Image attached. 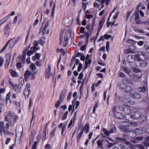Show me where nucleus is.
I'll use <instances>...</instances> for the list:
<instances>
[{
  "label": "nucleus",
  "mask_w": 149,
  "mask_h": 149,
  "mask_svg": "<svg viewBox=\"0 0 149 149\" xmlns=\"http://www.w3.org/2000/svg\"><path fill=\"white\" fill-rule=\"evenodd\" d=\"M5 121H8V123L6 124V128L7 129L9 128V125L11 126H13L18 119V117L14 113L10 111L6 112L5 114Z\"/></svg>",
  "instance_id": "obj_1"
},
{
  "label": "nucleus",
  "mask_w": 149,
  "mask_h": 149,
  "mask_svg": "<svg viewBox=\"0 0 149 149\" xmlns=\"http://www.w3.org/2000/svg\"><path fill=\"white\" fill-rule=\"evenodd\" d=\"M113 111L114 113V115L117 118L119 119H126L127 120H129V117H130V115L128 114L125 115V116H123L122 115L120 112H118L116 111V107L115 106L113 108Z\"/></svg>",
  "instance_id": "obj_2"
},
{
  "label": "nucleus",
  "mask_w": 149,
  "mask_h": 149,
  "mask_svg": "<svg viewBox=\"0 0 149 149\" xmlns=\"http://www.w3.org/2000/svg\"><path fill=\"white\" fill-rule=\"evenodd\" d=\"M19 81L21 84L15 85L13 86L14 91L17 93L20 92L21 88L24 83V80L23 78H20Z\"/></svg>",
  "instance_id": "obj_3"
},
{
  "label": "nucleus",
  "mask_w": 149,
  "mask_h": 149,
  "mask_svg": "<svg viewBox=\"0 0 149 149\" xmlns=\"http://www.w3.org/2000/svg\"><path fill=\"white\" fill-rule=\"evenodd\" d=\"M65 35L64 36V40L63 42V46L65 47L68 44V40L70 37V30H64Z\"/></svg>",
  "instance_id": "obj_4"
},
{
  "label": "nucleus",
  "mask_w": 149,
  "mask_h": 149,
  "mask_svg": "<svg viewBox=\"0 0 149 149\" xmlns=\"http://www.w3.org/2000/svg\"><path fill=\"white\" fill-rule=\"evenodd\" d=\"M25 80L28 79L33 80L35 78V74L33 72H30L29 70H26L24 74Z\"/></svg>",
  "instance_id": "obj_5"
},
{
  "label": "nucleus",
  "mask_w": 149,
  "mask_h": 149,
  "mask_svg": "<svg viewBox=\"0 0 149 149\" xmlns=\"http://www.w3.org/2000/svg\"><path fill=\"white\" fill-rule=\"evenodd\" d=\"M138 55V61H139L142 60V58L141 57L142 56L144 58V60L147 61L149 60V57L144 52L142 51L139 52L137 54Z\"/></svg>",
  "instance_id": "obj_6"
},
{
  "label": "nucleus",
  "mask_w": 149,
  "mask_h": 149,
  "mask_svg": "<svg viewBox=\"0 0 149 149\" xmlns=\"http://www.w3.org/2000/svg\"><path fill=\"white\" fill-rule=\"evenodd\" d=\"M125 132L127 133V135L131 138H134L136 136V132L134 130H130L129 129L126 128Z\"/></svg>",
  "instance_id": "obj_7"
},
{
  "label": "nucleus",
  "mask_w": 149,
  "mask_h": 149,
  "mask_svg": "<svg viewBox=\"0 0 149 149\" xmlns=\"http://www.w3.org/2000/svg\"><path fill=\"white\" fill-rule=\"evenodd\" d=\"M138 55L137 54L134 55H129L127 57V61L129 63H133L136 59L138 61Z\"/></svg>",
  "instance_id": "obj_8"
},
{
  "label": "nucleus",
  "mask_w": 149,
  "mask_h": 149,
  "mask_svg": "<svg viewBox=\"0 0 149 149\" xmlns=\"http://www.w3.org/2000/svg\"><path fill=\"white\" fill-rule=\"evenodd\" d=\"M16 138H21L22 132V128L21 126H17L15 130Z\"/></svg>",
  "instance_id": "obj_9"
},
{
  "label": "nucleus",
  "mask_w": 149,
  "mask_h": 149,
  "mask_svg": "<svg viewBox=\"0 0 149 149\" xmlns=\"http://www.w3.org/2000/svg\"><path fill=\"white\" fill-rule=\"evenodd\" d=\"M49 26V23L47 22L45 23L42 29V32L44 35L46 34H48L49 33V29L47 28Z\"/></svg>",
  "instance_id": "obj_10"
},
{
  "label": "nucleus",
  "mask_w": 149,
  "mask_h": 149,
  "mask_svg": "<svg viewBox=\"0 0 149 149\" xmlns=\"http://www.w3.org/2000/svg\"><path fill=\"white\" fill-rule=\"evenodd\" d=\"M51 68V65H48V68L46 69L45 71L46 77H47L48 79L52 75V74L50 73Z\"/></svg>",
  "instance_id": "obj_11"
},
{
  "label": "nucleus",
  "mask_w": 149,
  "mask_h": 149,
  "mask_svg": "<svg viewBox=\"0 0 149 149\" xmlns=\"http://www.w3.org/2000/svg\"><path fill=\"white\" fill-rule=\"evenodd\" d=\"M135 18L134 20L136 22V24H140L143 23L142 22H141L139 20V14L136 12L134 13Z\"/></svg>",
  "instance_id": "obj_12"
},
{
  "label": "nucleus",
  "mask_w": 149,
  "mask_h": 149,
  "mask_svg": "<svg viewBox=\"0 0 149 149\" xmlns=\"http://www.w3.org/2000/svg\"><path fill=\"white\" fill-rule=\"evenodd\" d=\"M4 123L3 121H1L0 123V134L2 130L3 129V131L5 133H6L5 132L6 131V130H7L8 129L6 128V127H4Z\"/></svg>",
  "instance_id": "obj_13"
},
{
  "label": "nucleus",
  "mask_w": 149,
  "mask_h": 149,
  "mask_svg": "<svg viewBox=\"0 0 149 149\" xmlns=\"http://www.w3.org/2000/svg\"><path fill=\"white\" fill-rule=\"evenodd\" d=\"M30 93V89L28 88H25L24 91V95L26 99H27Z\"/></svg>",
  "instance_id": "obj_14"
},
{
  "label": "nucleus",
  "mask_w": 149,
  "mask_h": 149,
  "mask_svg": "<svg viewBox=\"0 0 149 149\" xmlns=\"http://www.w3.org/2000/svg\"><path fill=\"white\" fill-rule=\"evenodd\" d=\"M89 126L88 123L86 124L84 126V129H83V130H84L85 132L87 134L89 131Z\"/></svg>",
  "instance_id": "obj_15"
},
{
  "label": "nucleus",
  "mask_w": 149,
  "mask_h": 149,
  "mask_svg": "<svg viewBox=\"0 0 149 149\" xmlns=\"http://www.w3.org/2000/svg\"><path fill=\"white\" fill-rule=\"evenodd\" d=\"M9 29L10 28L8 26V25H6L5 27L4 34L5 35H7L9 33Z\"/></svg>",
  "instance_id": "obj_16"
},
{
  "label": "nucleus",
  "mask_w": 149,
  "mask_h": 149,
  "mask_svg": "<svg viewBox=\"0 0 149 149\" xmlns=\"http://www.w3.org/2000/svg\"><path fill=\"white\" fill-rule=\"evenodd\" d=\"M103 140H98L97 142V147L98 148H100L103 149L102 146V143Z\"/></svg>",
  "instance_id": "obj_17"
},
{
  "label": "nucleus",
  "mask_w": 149,
  "mask_h": 149,
  "mask_svg": "<svg viewBox=\"0 0 149 149\" xmlns=\"http://www.w3.org/2000/svg\"><path fill=\"white\" fill-rule=\"evenodd\" d=\"M9 72L11 75L13 77H16L17 75V73L12 69H10L9 70Z\"/></svg>",
  "instance_id": "obj_18"
},
{
  "label": "nucleus",
  "mask_w": 149,
  "mask_h": 149,
  "mask_svg": "<svg viewBox=\"0 0 149 149\" xmlns=\"http://www.w3.org/2000/svg\"><path fill=\"white\" fill-rule=\"evenodd\" d=\"M104 19H102L100 21L99 23V27L98 30V32L99 31H100V30L102 28V26L104 24Z\"/></svg>",
  "instance_id": "obj_19"
},
{
  "label": "nucleus",
  "mask_w": 149,
  "mask_h": 149,
  "mask_svg": "<svg viewBox=\"0 0 149 149\" xmlns=\"http://www.w3.org/2000/svg\"><path fill=\"white\" fill-rule=\"evenodd\" d=\"M121 68L127 74H129L130 73L131 70H129L127 68H126L124 66H122Z\"/></svg>",
  "instance_id": "obj_20"
},
{
  "label": "nucleus",
  "mask_w": 149,
  "mask_h": 149,
  "mask_svg": "<svg viewBox=\"0 0 149 149\" xmlns=\"http://www.w3.org/2000/svg\"><path fill=\"white\" fill-rule=\"evenodd\" d=\"M131 96L132 97L136 99H139L141 97L140 94L137 93H135L131 94Z\"/></svg>",
  "instance_id": "obj_21"
},
{
  "label": "nucleus",
  "mask_w": 149,
  "mask_h": 149,
  "mask_svg": "<svg viewBox=\"0 0 149 149\" xmlns=\"http://www.w3.org/2000/svg\"><path fill=\"white\" fill-rule=\"evenodd\" d=\"M65 93L64 92H62L61 93L59 100L61 101V102H62L63 101L64 97L65 96Z\"/></svg>",
  "instance_id": "obj_22"
},
{
  "label": "nucleus",
  "mask_w": 149,
  "mask_h": 149,
  "mask_svg": "<svg viewBox=\"0 0 149 149\" xmlns=\"http://www.w3.org/2000/svg\"><path fill=\"white\" fill-rule=\"evenodd\" d=\"M125 87L124 88L126 92H130L132 90V88L130 86L125 85Z\"/></svg>",
  "instance_id": "obj_23"
},
{
  "label": "nucleus",
  "mask_w": 149,
  "mask_h": 149,
  "mask_svg": "<svg viewBox=\"0 0 149 149\" xmlns=\"http://www.w3.org/2000/svg\"><path fill=\"white\" fill-rule=\"evenodd\" d=\"M141 76V75L140 74L139 75L136 74L134 75L133 79L136 81H139L140 77Z\"/></svg>",
  "instance_id": "obj_24"
},
{
  "label": "nucleus",
  "mask_w": 149,
  "mask_h": 149,
  "mask_svg": "<svg viewBox=\"0 0 149 149\" xmlns=\"http://www.w3.org/2000/svg\"><path fill=\"white\" fill-rule=\"evenodd\" d=\"M91 62V60H88L87 61H85V65L84 67V68L86 69L88 66V64H90Z\"/></svg>",
  "instance_id": "obj_25"
},
{
  "label": "nucleus",
  "mask_w": 149,
  "mask_h": 149,
  "mask_svg": "<svg viewBox=\"0 0 149 149\" xmlns=\"http://www.w3.org/2000/svg\"><path fill=\"white\" fill-rule=\"evenodd\" d=\"M124 53L126 54H133L134 53V51L131 49H128L124 51Z\"/></svg>",
  "instance_id": "obj_26"
},
{
  "label": "nucleus",
  "mask_w": 149,
  "mask_h": 149,
  "mask_svg": "<svg viewBox=\"0 0 149 149\" xmlns=\"http://www.w3.org/2000/svg\"><path fill=\"white\" fill-rule=\"evenodd\" d=\"M83 132V130H81L80 132L78 133L77 136V139L78 140L81 136Z\"/></svg>",
  "instance_id": "obj_27"
},
{
  "label": "nucleus",
  "mask_w": 149,
  "mask_h": 149,
  "mask_svg": "<svg viewBox=\"0 0 149 149\" xmlns=\"http://www.w3.org/2000/svg\"><path fill=\"white\" fill-rule=\"evenodd\" d=\"M103 131L106 136H109L110 134L109 131H107L106 129L104 128L103 129Z\"/></svg>",
  "instance_id": "obj_28"
},
{
  "label": "nucleus",
  "mask_w": 149,
  "mask_h": 149,
  "mask_svg": "<svg viewBox=\"0 0 149 149\" xmlns=\"http://www.w3.org/2000/svg\"><path fill=\"white\" fill-rule=\"evenodd\" d=\"M27 49H25L24 50V52L22 55V59L23 62L25 61L26 56V52Z\"/></svg>",
  "instance_id": "obj_29"
},
{
  "label": "nucleus",
  "mask_w": 149,
  "mask_h": 149,
  "mask_svg": "<svg viewBox=\"0 0 149 149\" xmlns=\"http://www.w3.org/2000/svg\"><path fill=\"white\" fill-rule=\"evenodd\" d=\"M12 42L10 43L9 45L10 47L11 48L17 42V40H15L14 39H12Z\"/></svg>",
  "instance_id": "obj_30"
},
{
  "label": "nucleus",
  "mask_w": 149,
  "mask_h": 149,
  "mask_svg": "<svg viewBox=\"0 0 149 149\" xmlns=\"http://www.w3.org/2000/svg\"><path fill=\"white\" fill-rule=\"evenodd\" d=\"M127 42L129 44L132 45H134L136 43V42L134 40L132 39H128L127 41Z\"/></svg>",
  "instance_id": "obj_31"
},
{
  "label": "nucleus",
  "mask_w": 149,
  "mask_h": 149,
  "mask_svg": "<svg viewBox=\"0 0 149 149\" xmlns=\"http://www.w3.org/2000/svg\"><path fill=\"white\" fill-rule=\"evenodd\" d=\"M10 17V16L7 15L5 17H4L2 19H1L0 21H1L2 23H3L6 22L9 18Z\"/></svg>",
  "instance_id": "obj_32"
},
{
  "label": "nucleus",
  "mask_w": 149,
  "mask_h": 149,
  "mask_svg": "<svg viewBox=\"0 0 149 149\" xmlns=\"http://www.w3.org/2000/svg\"><path fill=\"white\" fill-rule=\"evenodd\" d=\"M99 104V102L98 101L96 102L95 103V105L94 106V107L93 108V110L92 112L93 113H94L95 112V109L97 108L98 107V105Z\"/></svg>",
  "instance_id": "obj_33"
},
{
  "label": "nucleus",
  "mask_w": 149,
  "mask_h": 149,
  "mask_svg": "<svg viewBox=\"0 0 149 149\" xmlns=\"http://www.w3.org/2000/svg\"><path fill=\"white\" fill-rule=\"evenodd\" d=\"M68 113V111H66L64 113L63 117H62V120H65L66 118Z\"/></svg>",
  "instance_id": "obj_34"
},
{
  "label": "nucleus",
  "mask_w": 149,
  "mask_h": 149,
  "mask_svg": "<svg viewBox=\"0 0 149 149\" xmlns=\"http://www.w3.org/2000/svg\"><path fill=\"white\" fill-rule=\"evenodd\" d=\"M10 40L8 41L6 43L4 46L2 48L0 52H3L6 49L7 47L8 46V44L9 43Z\"/></svg>",
  "instance_id": "obj_35"
},
{
  "label": "nucleus",
  "mask_w": 149,
  "mask_h": 149,
  "mask_svg": "<svg viewBox=\"0 0 149 149\" xmlns=\"http://www.w3.org/2000/svg\"><path fill=\"white\" fill-rule=\"evenodd\" d=\"M138 90L140 92H144L146 90V88L145 86H143L139 88Z\"/></svg>",
  "instance_id": "obj_36"
},
{
  "label": "nucleus",
  "mask_w": 149,
  "mask_h": 149,
  "mask_svg": "<svg viewBox=\"0 0 149 149\" xmlns=\"http://www.w3.org/2000/svg\"><path fill=\"white\" fill-rule=\"evenodd\" d=\"M122 140L124 143L127 146H128L131 144V143L130 142L126 141L125 139H122Z\"/></svg>",
  "instance_id": "obj_37"
},
{
  "label": "nucleus",
  "mask_w": 149,
  "mask_h": 149,
  "mask_svg": "<svg viewBox=\"0 0 149 149\" xmlns=\"http://www.w3.org/2000/svg\"><path fill=\"white\" fill-rule=\"evenodd\" d=\"M11 56V54L9 53L7 54L6 55V61H10V57Z\"/></svg>",
  "instance_id": "obj_38"
},
{
  "label": "nucleus",
  "mask_w": 149,
  "mask_h": 149,
  "mask_svg": "<svg viewBox=\"0 0 149 149\" xmlns=\"http://www.w3.org/2000/svg\"><path fill=\"white\" fill-rule=\"evenodd\" d=\"M63 34L61 33L60 34V36L59 38V40H60V44H61L62 43V41L63 39Z\"/></svg>",
  "instance_id": "obj_39"
},
{
  "label": "nucleus",
  "mask_w": 149,
  "mask_h": 149,
  "mask_svg": "<svg viewBox=\"0 0 149 149\" xmlns=\"http://www.w3.org/2000/svg\"><path fill=\"white\" fill-rule=\"evenodd\" d=\"M38 142L37 141H35L34 144L32 146L31 149H36V146L38 145Z\"/></svg>",
  "instance_id": "obj_40"
},
{
  "label": "nucleus",
  "mask_w": 149,
  "mask_h": 149,
  "mask_svg": "<svg viewBox=\"0 0 149 149\" xmlns=\"http://www.w3.org/2000/svg\"><path fill=\"white\" fill-rule=\"evenodd\" d=\"M30 70H34L36 69V67L35 65L34 64H31L30 65Z\"/></svg>",
  "instance_id": "obj_41"
},
{
  "label": "nucleus",
  "mask_w": 149,
  "mask_h": 149,
  "mask_svg": "<svg viewBox=\"0 0 149 149\" xmlns=\"http://www.w3.org/2000/svg\"><path fill=\"white\" fill-rule=\"evenodd\" d=\"M37 50V49H36V47H32L31 48V50L30 51L33 54V53Z\"/></svg>",
  "instance_id": "obj_42"
},
{
  "label": "nucleus",
  "mask_w": 149,
  "mask_h": 149,
  "mask_svg": "<svg viewBox=\"0 0 149 149\" xmlns=\"http://www.w3.org/2000/svg\"><path fill=\"white\" fill-rule=\"evenodd\" d=\"M88 4V3H82V8L84 11H85L86 8V5Z\"/></svg>",
  "instance_id": "obj_43"
},
{
  "label": "nucleus",
  "mask_w": 149,
  "mask_h": 149,
  "mask_svg": "<svg viewBox=\"0 0 149 149\" xmlns=\"http://www.w3.org/2000/svg\"><path fill=\"white\" fill-rule=\"evenodd\" d=\"M11 95V93L10 92H9L7 95L6 97V103L8 102L9 97H10Z\"/></svg>",
  "instance_id": "obj_44"
},
{
  "label": "nucleus",
  "mask_w": 149,
  "mask_h": 149,
  "mask_svg": "<svg viewBox=\"0 0 149 149\" xmlns=\"http://www.w3.org/2000/svg\"><path fill=\"white\" fill-rule=\"evenodd\" d=\"M144 48L146 49L147 52L149 53V45H145Z\"/></svg>",
  "instance_id": "obj_45"
},
{
  "label": "nucleus",
  "mask_w": 149,
  "mask_h": 149,
  "mask_svg": "<svg viewBox=\"0 0 149 149\" xmlns=\"http://www.w3.org/2000/svg\"><path fill=\"white\" fill-rule=\"evenodd\" d=\"M128 105H124L123 106H119V108L120 109L121 111H124V109H123V108H125V107H128Z\"/></svg>",
  "instance_id": "obj_46"
},
{
  "label": "nucleus",
  "mask_w": 149,
  "mask_h": 149,
  "mask_svg": "<svg viewBox=\"0 0 149 149\" xmlns=\"http://www.w3.org/2000/svg\"><path fill=\"white\" fill-rule=\"evenodd\" d=\"M116 128L115 126L113 128H112L110 129L109 132L110 133H112L114 132L115 131H116Z\"/></svg>",
  "instance_id": "obj_47"
},
{
  "label": "nucleus",
  "mask_w": 149,
  "mask_h": 149,
  "mask_svg": "<svg viewBox=\"0 0 149 149\" xmlns=\"http://www.w3.org/2000/svg\"><path fill=\"white\" fill-rule=\"evenodd\" d=\"M56 128H54L51 132V136H54L55 135V133L56 131Z\"/></svg>",
  "instance_id": "obj_48"
},
{
  "label": "nucleus",
  "mask_w": 149,
  "mask_h": 149,
  "mask_svg": "<svg viewBox=\"0 0 149 149\" xmlns=\"http://www.w3.org/2000/svg\"><path fill=\"white\" fill-rule=\"evenodd\" d=\"M62 102H61L60 100H58L57 102H56V103L55 104V107L56 108H57L60 105V104Z\"/></svg>",
  "instance_id": "obj_49"
},
{
  "label": "nucleus",
  "mask_w": 149,
  "mask_h": 149,
  "mask_svg": "<svg viewBox=\"0 0 149 149\" xmlns=\"http://www.w3.org/2000/svg\"><path fill=\"white\" fill-rule=\"evenodd\" d=\"M55 3H54L53 6L52 8V10L51 16H53L54 15V13L55 10Z\"/></svg>",
  "instance_id": "obj_50"
},
{
  "label": "nucleus",
  "mask_w": 149,
  "mask_h": 149,
  "mask_svg": "<svg viewBox=\"0 0 149 149\" xmlns=\"http://www.w3.org/2000/svg\"><path fill=\"white\" fill-rule=\"evenodd\" d=\"M82 67V65L81 63H79L78 67L77 68L78 71L79 72L81 70Z\"/></svg>",
  "instance_id": "obj_51"
},
{
  "label": "nucleus",
  "mask_w": 149,
  "mask_h": 149,
  "mask_svg": "<svg viewBox=\"0 0 149 149\" xmlns=\"http://www.w3.org/2000/svg\"><path fill=\"white\" fill-rule=\"evenodd\" d=\"M109 46V43L108 41H107V42L106 45V49L107 51V52H108Z\"/></svg>",
  "instance_id": "obj_52"
},
{
  "label": "nucleus",
  "mask_w": 149,
  "mask_h": 149,
  "mask_svg": "<svg viewBox=\"0 0 149 149\" xmlns=\"http://www.w3.org/2000/svg\"><path fill=\"white\" fill-rule=\"evenodd\" d=\"M144 43V42L143 41H139L137 43V44L138 45L141 46H142Z\"/></svg>",
  "instance_id": "obj_53"
},
{
  "label": "nucleus",
  "mask_w": 149,
  "mask_h": 149,
  "mask_svg": "<svg viewBox=\"0 0 149 149\" xmlns=\"http://www.w3.org/2000/svg\"><path fill=\"white\" fill-rule=\"evenodd\" d=\"M111 36L109 35H107L106 34H105L104 35V38H105L107 40L108 38H111Z\"/></svg>",
  "instance_id": "obj_54"
},
{
  "label": "nucleus",
  "mask_w": 149,
  "mask_h": 149,
  "mask_svg": "<svg viewBox=\"0 0 149 149\" xmlns=\"http://www.w3.org/2000/svg\"><path fill=\"white\" fill-rule=\"evenodd\" d=\"M79 15L78 14V15L77 18V24H80L79 19Z\"/></svg>",
  "instance_id": "obj_55"
},
{
  "label": "nucleus",
  "mask_w": 149,
  "mask_h": 149,
  "mask_svg": "<svg viewBox=\"0 0 149 149\" xmlns=\"http://www.w3.org/2000/svg\"><path fill=\"white\" fill-rule=\"evenodd\" d=\"M3 59L1 57H0V66H1L3 65Z\"/></svg>",
  "instance_id": "obj_56"
},
{
  "label": "nucleus",
  "mask_w": 149,
  "mask_h": 149,
  "mask_svg": "<svg viewBox=\"0 0 149 149\" xmlns=\"http://www.w3.org/2000/svg\"><path fill=\"white\" fill-rule=\"evenodd\" d=\"M17 16H15L14 17V20L12 22L14 24L15 23H16L17 20Z\"/></svg>",
  "instance_id": "obj_57"
},
{
  "label": "nucleus",
  "mask_w": 149,
  "mask_h": 149,
  "mask_svg": "<svg viewBox=\"0 0 149 149\" xmlns=\"http://www.w3.org/2000/svg\"><path fill=\"white\" fill-rule=\"evenodd\" d=\"M83 77V74L82 73H81L78 77V79L80 80Z\"/></svg>",
  "instance_id": "obj_58"
},
{
  "label": "nucleus",
  "mask_w": 149,
  "mask_h": 149,
  "mask_svg": "<svg viewBox=\"0 0 149 149\" xmlns=\"http://www.w3.org/2000/svg\"><path fill=\"white\" fill-rule=\"evenodd\" d=\"M45 149H51L50 146L48 144H46L45 146Z\"/></svg>",
  "instance_id": "obj_59"
},
{
  "label": "nucleus",
  "mask_w": 149,
  "mask_h": 149,
  "mask_svg": "<svg viewBox=\"0 0 149 149\" xmlns=\"http://www.w3.org/2000/svg\"><path fill=\"white\" fill-rule=\"evenodd\" d=\"M38 42L37 41H34L33 43V45L34 47H36L38 45Z\"/></svg>",
  "instance_id": "obj_60"
},
{
  "label": "nucleus",
  "mask_w": 149,
  "mask_h": 149,
  "mask_svg": "<svg viewBox=\"0 0 149 149\" xmlns=\"http://www.w3.org/2000/svg\"><path fill=\"white\" fill-rule=\"evenodd\" d=\"M120 146L121 149H127L126 147L123 144H120Z\"/></svg>",
  "instance_id": "obj_61"
},
{
  "label": "nucleus",
  "mask_w": 149,
  "mask_h": 149,
  "mask_svg": "<svg viewBox=\"0 0 149 149\" xmlns=\"http://www.w3.org/2000/svg\"><path fill=\"white\" fill-rule=\"evenodd\" d=\"M119 76L120 77H124L125 75L123 73L120 72L119 74Z\"/></svg>",
  "instance_id": "obj_62"
},
{
  "label": "nucleus",
  "mask_w": 149,
  "mask_h": 149,
  "mask_svg": "<svg viewBox=\"0 0 149 149\" xmlns=\"http://www.w3.org/2000/svg\"><path fill=\"white\" fill-rule=\"evenodd\" d=\"M35 56L36 57V58L37 59H39L40 57V54L38 53L36 54Z\"/></svg>",
  "instance_id": "obj_63"
},
{
  "label": "nucleus",
  "mask_w": 149,
  "mask_h": 149,
  "mask_svg": "<svg viewBox=\"0 0 149 149\" xmlns=\"http://www.w3.org/2000/svg\"><path fill=\"white\" fill-rule=\"evenodd\" d=\"M144 143L146 146L148 147L149 146V143H148V141H144Z\"/></svg>",
  "instance_id": "obj_64"
}]
</instances>
